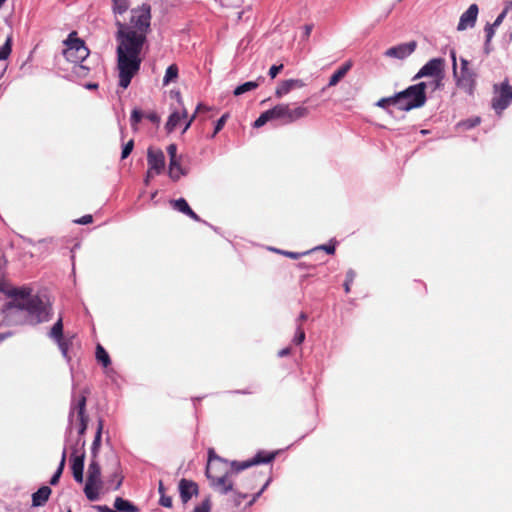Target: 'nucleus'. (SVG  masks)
Listing matches in <instances>:
<instances>
[{
    "label": "nucleus",
    "instance_id": "obj_1",
    "mask_svg": "<svg viewBox=\"0 0 512 512\" xmlns=\"http://www.w3.org/2000/svg\"><path fill=\"white\" fill-rule=\"evenodd\" d=\"M129 7V0H112V11L117 27L115 39L119 86L123 89L130 85L132 78L140 70L141 52L151 25V6L146 3L130 10L129 22L120 20L118 16L127 12Z\"/></svg>",
    "mask_w": 512,
    "mask_h": 512
},
{
    "label": "nucleus",
    "instance_id": "obj_2",
    "mask_svg": "<svg viewBox=\"0 0 512 512\" xmlns=\"http://www.w3.org/2000/svg\"><path fill=\"white\" fill-rule=\"evenodd\" d=\"M276 453L258 452L252 459L246 461H231L226 459L218 460L207 464L206 476L210 486L222 495L233 491L232 477L253 465L270 463L274 460Z\"/></svg>",
    "mask_w": 512,
    "mask_h": 512
},
{
    "label": "nucleus",
    "instance_id": "obj_3",
    "mask_svg": "<svg viewBox=\"0 0 512 512\" xmlns=\"http://www.w3.org/2000/svg\"><path fill=\"white\" fill-rule=\"evenodd\" d=\"M14 300L7 305L6 314L20 322L37 325L50 319L51 307L39 295H31V289L21 288L15 291Z\"/></svg>",
    "mask_w": 512,
    "mask_h": 512
},
{
    "label": "nucleus",
    "instance_id": "obj_4",
    "mask_svg": "<svg viewBox=\"0 0 512 512\" xmlns=\"http://www.w3.org/2000/svg\"><path fill=\"white\" fill-rule=\"evenodd\" d=\"M426 89L427 84L423 81L395 93L399 110L410 111L423 107L427 101Z\"/></svg>",
    "mask_w": 512,
    "mask_h": 512
},
{
    "label": "nucleus",
    "instance_id": "obj_5",
    "mask_svg": "<svg viewBox=\"0 0 512 512\" xmlns=\"http://www.w3.org/2000/svg\"><path fill=\"white\" fill-rule=\"evenodd\" d=\"M88 393L89 391L85 389L78 398H76L74 394L72 395V401L68 415L69 425L67 430L71 431L74 416L75 414H77V418L79 421L78 434L80 436V438L77 441V445H80L82 450H84L85 440L81 439V436L85 434L88 424V416L85 414Z\"/></svg>",
    "mask_w": 512,
    "mask_h": 512
},
{
    "label": "nucleus",
    "instance_id": "obj_6",
    "mask_svg": "<svg viewBox=\"0 0 512 512\" xmlns=\"http://www.w3.org/2000/svg\"><path fill=\"white\" fill-rule=\"evenodd\" d=\"M102 487L101 467L97 459H91L88 466L87 480L84 486V493L88 500L99 499V490Z\"/></svg>",
    "mask_w": 512,
    "mask_h": 512
},
{
    "label": "nucleus",
    "instance_id": "obj_7",
    "mask_svg": "<svg viewBox=\"0 0 512 512\" xmlns=\"http://www.w3.org/2000/svg\"><path fill=\"white\" fill-rule=\"evenodd\" d=\"M70 34L65 41L66 48L63 53L65 58L71 63H82L89 56V49L85 46L83 40L79 38H72Z\"/></svg>",
    "mask_w": 512,
    "mask_h": 512
},
{
    "label": "nucleus",
    "instance_id": "obj_8",
    "mask_svg": "<svg viewBox=\"0 0 512 512\" xmlns=\"http://www.w3.org/2000/svg\"><path fill=\"white\" fill-rule=\"evenodd\" d=\"M273 113L275 120H282L284 123H292L297 121L298 119L304 118L308 115V108L303 106H298L295 108H290L288 104H278L274 106Z\"/></svg>",
    "mask_w": 512,
    "mask_h": 512
},
{
    "label": "nucleus",
    "instance_id": "obj_9",
    "mask_svg": "<svg viewBox=\"0 0 512 512\" xmlns=\"http://www.w3.org/2000/svg\"><path fill=\"white\" fill-rule=\"evenodd\" d=\"M495 96L492 99V107L498 112H502L512 102V86L508 81H504L500 85H494Z\"/></svg>",
    "mask_w": 512,
    "mask_h": 512
},
{
    "label": "nucleus",
    "instance_id": "obj_10",
    "mask_svg": "<svg viewBox=\"0 0 512 512\" xmlns=\"http://www.w3.org/2000/svg\"><path fill=\"white\" fill-rule=\"evenodd\" d=\"M445 61L442 58L430 59L413 77V80H417L424 77H437L444 75Z\"/></svg>",
    "mask_w": 512,
    "mask_h": 512
},
{
    "label": "nucleus",
    "instance_id": "obj_11",
    "mask_svg": "<svg viewBox=\"0 0 512 512\" xmlns=\"http://www.w3.org/2000/svg\"><path fill=\"white\" fill-rule=\"evenodd\" d=\"M456 85L460 89L472 95L476 85V73L472 70H465L457 72V76H454Z\"/></svg>",
    "mask_w": 512,
    "mask_h": 512
},
{
    "label": "nucleus",
    "instance_id": "obj_12",
    "mask_svg": "<svg viewBox=\"0 0 512 512\" xmlns=\"http://www.w3.org/2000/svg\"><path fill=\"white\" fill-rule=\"evenodd\" d=\"M417 42L416 41H410L407 43H401L399 45L390 47L387 49L384 53L386 57L389 58H396L403 60L410 56L416 49Z\"/></svg>",
    "mask_w": 512,
    "mask_h": 512
},
{
    "label": "nucleus",
    "instance_id": "obj_13",
    "mask_svg": "<svg viewBox=\"0 0 512 512\" xmlns=\"http://www.w3.org/2000/svg\"><path fill=\"white\" fill-rule=\"evenodd\" d=\"M84 461H85V451L82 450L80 454H77V449H73V453L71 455V470L74 480L77 483H83L84 476Z\"/></svg>",
    "mask_w": 512,
    "mask_h": 512
},
{
    "label": "nucleus",
    "instance_id": "obj_14",
    "mask_svg": "<svg viewBox=\"0 0 512 512\" xmlns=\"http://www.w3.org/2000/svg\"><path fill=\"white\" fill-rule=\"evenodd\" d=\"M147 162L150 170L155 171L156 174L162 173L165 168V156L163 151L149 148L147 151Z\"/></svg>",
    "mask_w": 512,
    "mask_h": 512
},
{
    "label": "nucleus",
    "instance_id": "obj_15",
    "mask_svg": "<svg viewBox=\"0 0 512 512\" xmlns=\"http://www.w3.org/2000/svg\"><path fill=\"white\" fill-rule=\"evenodd\" d=\"M478 12L479 8L477 4H471L468 9L460 16L457 30L464 31L467 28H473L477 20Z\"/></svg>",
    "mask_w": 512,
    "mask_h": 512
},
{
    "label": "nucleus",
    "instance_id": "obj_16",
    "mask_svg": "<svg viewBox=\"0 0 512 512\" xmlns=\"http://www.w3.org/2000/svg\"><path fill=\"white\" fill-rule=\"evenodd\" d=\"M198 491V485L194 481L185 478L179 481L180 498L184 504L188 503L193 495H197Z\"/></svg>",
    "mask_w": 512,
    "mask_h": 512
},
{
    "label": "nucleus",
    "instance_id": "obj_17",
    "mask_svg": "<svg viewBox=\"0 0 512 512\" xmlns=\"http://www.w3.org/2000/svg\"><path fill=\"white\" fill-rule=\"evenodd\" d=\"M305 83L301 79H288L281 81L275 91V96L277 98H282L284 95H287L290 91L294 89H299L304 87Z\"/></svg>",
    "mask_w": 512,
    "mask_h": 512
},
{
    "label": "nucleus",
    "instance_id": "obj_18",
    "mask_svg": "<svg viewBox=\"0 0 512 512\" xmlns=\"http://www.w3.org/2000/svg\"><path fill=\"white\" fill-rule=\"evenodd\" d=\"M170 205L173 207V209L183 213L184 215L190 217L191 219L197 222L202 221V219L190 208L189 204L184 198L171 200Z\"/></svg>",
    "mask_w": 512,
    "mask_h": 512
},
{
    "label": "nucleus",
    "instance_id": "obj_19",
    "mask_svg": "<svg viewBox=\"0 0 512 512\" xmlns=\"http://www.w3.org/2000/svg\"><path fill=\"white\" fill-rule=\"evenodd\" d=\"M51 488L44 485L40 487L36 492L32 494V505L34 507H40L45 505L51 495Z\"/></svg>",
    "mask_w": 512,
    "mask_h": 512
},
{
    "label": "nucleus",
    "instance_id": "obj_20",
    "mask_svg": "<svg viewBox=\"0 0 512 512\" xmlns=\"http://www.w3.org/2000/svg\"><path fill=\"white\" fill-rule=\"evenodd\" d=\"M188 171L181 166L180 160H170L169 163V177L173 181H178L181 176L187 175Z\"/></svg>",
    "mask_w": 512,
    "mask_h": 512
},
{
    "label": "nucleus",
    "instance_id": "obj_21",
    "mask_svg": "<svg viewBox=\"0 0 512 512\" xmlns=\"http://www.w3.org/2000/svg\"><path fill=\"white\" fill-rule=\"evenodd\" d=\"M352 67V62L347 61L341 67H339L330 77L328 86L332 87L337 85L342 78L348 73Z\"/></svg>",
    "mask_w": 512,
    "mask_h": 512
},
{
    "label": "nucleus",
    "instance_id": "obj_22",
    "mask_svg": "<svg viewBox=\"0 0 512 512\" xmlns=\"http://www.w3.org/2000/svg\"><path fill=\"white\" fill-rule=\"evenodd\" d=\"M264 81V78L263 77H258V79L256 81H248V82H245L239 86H237L234 91H233V94L235 96H240L248 91H252L256 88L259 87L260 83Z\"/></svg>",
    "mask_w": 512,
    "mask_h": 512
},
{
    "label": "nucleus",
    "instance_id": "obj_23",
    "mask_svg": "<svg viewBox=\"0 0 512 512\" xmlns=\"http://www.w3.org/2000/svg\"><path fill=\"white\" fill-rule=\"evenodd\" d=\"M102 430H103V420H98V427L97 431L91 446V459H97V455L101 446V437H102Z\"/></svg>",
    "mask_w": 512,
    "mask_h": 512
},
{
    "label": "nucleus",
    "instance_id": "obj_24",
    "mask_svg": "<svg viewBox=\"0 0 512 512\" xmlns=\"http://www.w3.org/2000/svg\"><path fill=\"white\" fill-rule=\"evenodd\" d=\"M114 507L116 512H138L139 509L132 502L123 499L121 497H117L114 501Z\"/></svg>",
    "mask_w": 512,
    "mask_h": 512
},
{
    "label": "nucleus",
    "instance_id": "obj_25",
    "mask_svg": "<svg viewBox=\"0 0 512 512\" xmlns=\"http://www.w3.org/2000/svg\"><path fill=\"white\" fill-rule=\"evenodd\" d=\"M187 117V112L186 110H183L182 113H179V112H173L169 118H168V121L166 123V129L168 132H172L173 130H175V128L177 127V125L179 124V122L181 121L182 118H186Z\"/></svg>",
    "mask_w": 512,
    "mask_h": 512
},
{
    "label": "nucleus",
    "instance_id": "obj_26",
    "mask_svg": "<svg viewBox=\"0 0 512 512\" xmlns=\"http://www.w3.org/2000/svg\"><path fill=\"white\" fill-rule=\"evenodd\" d=\"M50 338H52L55 342L64 339L63 338V321L60 317L57 322L52 326L49 332Z\"/></svg>",
    "mask_w": 512,
    "mask_h": 512
},
{
    "label": "nucleus",
    "instance_id": "obj_27",
    "mask_svg": "<svg viewBox=\"0 0 512 512\" xmlns=\"http://www.w3.org/2000/svg\"><path fill=\"white\" fill-rule=\"evenodd\" d=\"M375 105L379 108L386 110L387 112H390L389 106H391V105H394L399 109V103L397 101L396 94H394L390 97L381 98L380 100H378L376 102Z\"/></svg>",
    "mask_w": 512,
    "mask_h": 512
},
{
    "label": "nucleus",
    "instance_id": "obj_28",
    "mask_svg": "<svg viewBox=\"0 0 512 512\" xmlns=\"http://www.w3.org/2000/svg\"><path fill=\"white\" fill-rule=\"evenodd\" d=\"M65 461H66V449L63 450L61 461L58 465V468L56 469L55 473L53 474V476L51 477V479L49 481V483L51 485L58 484L60 477L63 473L64 467H65Z\"/></svg>",
    "mask_w": 512,
    "mask_h": 512
},
{
    "label": "nucleus",
    "instance_id": "obj_29",
    "mask_svg": "<svg viewBox=\"0 0 512 512\" xmlns=\"http://www.w3.org/2000/svg\"><path fill=\"white\" fill-rule=\"evenodd\" d=\"M275 120L273 109L266 110L265 112L261 113L260 116L255 120L254 127L259 128L264 126L267 122Z\"/></svg>",
    "mask_w": 512,
    "mask_h": 512
},
{
    "label": "nucleus",
    "instance_id": "obj_30",
    "mask_svg": "<svg viewBox=\"0 0 512 512\" xmlns=\"http://www.w3.org/2000/svg\"><path fill=\"white\" fill-rule=\"evenodd\" d=\"M96 359L104 367H108L111 364V359L109 357V354L100 344H98L96 347Z\"/></svg>",
    "mask_w": 512,
    "mask_h": 512
},
{
    "label": "nucleus",
    "instance_id": "obj_31",
    "mask_svg": "<svg viewBox=\"0 0 512 512\" xmlns=\"http://www.w3.org/2000/svg\"><path fill=\"white\" fill-rule=\"evenodd\" d=\"M178 77V67L176 64H172L168 66L166 69L164 78H163V85H168L170 82H173Z\"/></svg>",
    "mask_w": 512,
    "mask_h": 512
},
{
    "label": "nucleus",
    "instance_id": "obj_32",
    "mask_svg": "<svg viewBox=\"0 0 512 512\" xmlns=\"http://www.w3.org/2000/svg\"><path fill=\"white\" fill-rule=\"evenodd\" d=\"M497 27L493 26L492 24H486L484 31H485V44H484V50L488 54L490 52V42L495 34V29Z\"/></svg>",
    "mask_w": 512,
    "mask_h": 512
},
{
    "label": "nucleus",
    "instance_id": "obj_33",
    "mask_svg": "<svg viewBox=\"0 0 512 512\" xmlns=\"http://www.w3.org/2000/svg\"><path fill=\"white\" fill-rule=\"evenodd\" d=\"M11 50H12V36L9 35L6 38L5 43L0 48V60H6L9 57Z\"/></svg>",
    "mask_w": 512,
    "mask_h": 512
},
{
    "label": "nucleus",
    "instance_id": "obj_34",
    "mask_svg": "<svg viewBox=\"0 0 512 512\" xmlns=\"http://www.w3.org/2000/svg\"><path fill=\"white\" fill-rule=\"evenodd\" d=\"M443 79L444 75L432 77L431 80L425 82L427 84V89L429 88L431 92H434L443 87Z\"/></svg>",
    "mask_w": 512,
    "mask_h": 512
},
{
    "label": "nucleus",
    "instance_id": "obj_35",
    "mask_svg": "<svg viewBox=\"0 0 512 512\" xmlns=\"http://www.w3.org/2000/svg\"><path fill=\"white\" fill-rule=\"evenodd\" d=\"M142 118H144V113L140 109L135 108L132 110L130 122L134 131L138 130L137 125L142 120Z\"/></svg>",
    "mask_w": 512,
    "mask_h": 512
},
{
    "label": "nucleus",
    "instance_id": "obj_36",
    "mask_svg": "<svg viewBox=\"0 0 512 512\" xmlns=\"http://www.w3.org/2000/svg\"><path fill=\"white\" fill-rule=\"evenodd\" d=\"M123 477L120 475V473L116 470L111 475L110 479L108 480V483L111 485V488L113 490H118L120 486L122 485Z\"/></svg>",
    "mask_w": 512,
    "mask_h": 512
},
{
    "label": "nucleus",
    "instance_id": "obj_37",
    "mask_svg": "<svg viewBox=\"0 0 512 512\" xmlns=\"http://www.w3.org/2000/svg\"><path fill=\"white\" fill-rule=\"evenodd\" d=\"M56 343L62 353V356L69 362L71 360V357L69 356V353H68L70 341L66 340V339H62V340L56 341Z\"/></svg>",
    "mask_w": 512,
    "mask_h": 512
},
{
    "label": "nucleus",
    "instance_id": "obj_38",
    "mask_svg": "<svg viewBox=\"0 0 512 512\" xmlns=\"http://www.w3.org/2000/svg\"><path fill=\"white\" fill-rule=\"evenodd\" d=\"M304 340H305V332L299 324L296 326V333H295V336H294L292 342L295 345H300L303 343Z\"/></svg>",
    "mask_w": 512,
    "mask_h": 512
},
{
    "label": "nucleus",
    "instance_id": "obj_39",
    "mask_svg": "<svg viewBox=\"0 0 512 512\" xmlns=\"http://www.w3.org/2000/svg\"><path fill=\"white\" fill-rule=\"evenodd\" d=\"M211 510V501L209 497L204 499L201 504L197 505L192 512H210Z\"/></svg>",
    "mask_w": 512,
    "mask_h": 512
},
{
    "label": "nucleus",
    "instance_id": "obj_40",
    "mask_svg": "<svg viewBox=\"0 0 512 512\" xmlns=\"http://www.w3.org/2000/svg\"><path fill=\"white\" fill-rule=\"evenodd\" d=\"M356 277V273L354 270L349 269L346 273V280L344 282V289L346 293L350 292V285L353 283Z\"/></svg>",
    "mask_w": 512,
    "mask_h": 512
},
{
    "label": "nucleus",
    "instance_id": "obj_41",
    "mask_svg": "<svg viewBox=\"0 0 512 512\" xmlns=\"http://www.w3.org/2000/svg\"><path fill=\"white\" fill-rule=\"evenodd\" d=\"M228 117H229V115H228V114H224V115H222V116L217 120V122H216V124H215V127H214V132H213V134H212V137H215V135H216L217 133H219V132L222 130V128L224 127V125H225V123H226V121H227Z\"/></svg>",
    "mask_w": 512,
    "mask_h": 512
},
{
    "label": "nucleus",
    "instance_id": "obj_42",
    "mask_svg": "<svg viewBox=\"0 0 512 512\" xmlns=\"http://www.w3.org/2000/svg\"><path fill=\"white\" fill-rule=\"evenodd\" d=\"M73 72L80 77H85L89 73V68L87 66L82 65L81 63H78L75 65Z\"/></svg>",
    "mask_w": 512,
    "mask_h": 512
},
{
    "label": "nucleus",
    "instance_id": "obj_43",
    "mask_svg": "<svg viewBox=\"0 0 512 512\" xmlns=\"http://www.w3.org/2000/svg\"><path fill=\"white\" fill-rule=\"evenodd\" d=\"M133 147H134V141L133 140L128 141L122 148L121 158L122 159L127 158L130 155V153L132 152Z\"/></svg>",
    "mask_w": 512,
    "mask_h": 512
},
{
    "label": "nucleus",
    "instance_id": "obj_44",
    "mask_svg": "<svg viewBox=\"0 0 512 512\" xmlns=\"http://www.w3.org/2000/svg\"><path fill=\"white\" fill-rule=\"evenodd\" d=\"M511 5H512V3L507 5L505 7V9L497 16V18L495 19L494 23H492L493 26L498 27V26L501 25V23L503 22L504 18L506 17V14H507L508 10L511 7Z\"/></svg>",
    "mask_w": 512,
    "mask_h": 512
},
{
    "label": "nucleus",
    "instance_id": "obj_45",
    "mask_svg": "<svg viewBox=\"0 0 512 512\" xmlns=\"http://www.w3.org/2000/svg\"><path fill=\"white\" fill-rule=\"evenodd\" d=\"M283 68V64L273 65L270 67L268 74L272 79H274L283 70Z\"/></svg>",
    "mask_w": 512,
    "mask_h": 512
},
{
    "label": "nucleus",
    "instance_id": "obj_46",
    "mask_svg": "<svg viewBox=\"0 0 512 512\" xmlns=\"http://www.w3.org/2000/svg\"><path fill=\"white\" fill-rule=\"evenodd\" d=\"M159 504L166 508L172 507V498L166 494L160 495Z\"/></svg>",
    "mask_w": 512,
    "mask_h": 512
},
{
    "label": "nucleus",
    "instance_id": "obj_47",
    "mask_svg": "<svg viewBox=\"0 0 512 512\" xmlns=\"http://www.w3.org/2000/svg\"><path fill=\"white\" fill-rule=\"evenodd\" d=\"M274 251L278 252V253H281L291 259H298L300 258L302 255H304L305 253H298V252H291V251H283V250H277L275 249Z\"/></svg>",
    "mask_w": 512,
    "mask_h": 512
},
{
    "label": "nucleus",
    "instance_id": "obj_48",
    "mask_svg": "<svg viewBox=\"0 0 512 512\" xmlns=\"http://www.w3.org/2000/svg\"><path fill=\"white\" fill-rule=\"evenodd\" d=\"M223 459L222 457L218 456L213 448H210L208 450V462L207 464L214 463L218 460Z\"/></svg>",
    "mask_w": 512,
    "mask_h": 512
},
{
    "label": "nucleus",
    "instance_id": "obj_49",
    "mask_svg": "<svg viewBox=\"0 0 512 512\" xmlns=\"http://www.w3.org/2000/svg\"><path fill=\"white\" fill-rule=\"evenodd\" d=\"M167 153H168V155L170 157V160L178 159L176 144H170L167 147Z\"/></svg>",
    "mask_w": 512,
    "mask_h": 512
},
{
    "label": "nucleus",
    "instance_id": "obj_50",
    "mask_svg": "<svg viewBox=\"0 0 512 512\" xmlns=\"http://www.w3.org/2000/svg\"><path fill=\"white\" fill-rule=\"evenodd\" d=\"M450 57H451V60H452L453 76H457V59H456V52H455L454 49H452L450 51Z\"/></svg>",
    "mask_w": 512,
    "mask_h": 512
},
{
    "label": "nucleus",
    "instance_id": "obj_51",
    "mask_svg": "<svg viewBox=\"0 0 512 512\" xmlns=\"http://www.w3.org/2000/svg\"><path fill=\"white\" fill-rule=\"evenodd\" d=\"M93 221L92 215H84L83 217L75 220V223L85 225Z\"/></svg>",
    "mask_w": 512,
    "mask_h": 512
},
{
    "label": "nucleus",
    "instance_id": "obj_52",
    "mask_svg": "<svg viewBox=\"0 0 512 512\" xmlns=\"http://www.w3.org/2000/svg\"><path fill=\"white\" fill-rule=\"evenodd\" d=\"M144 117L152 123H159V121H160L159 116L155 112H150L148 114H144Z\"/></svg>",
    "mask_w": 512,
    "mask_h": 512
},
{
    "label": "nucleus",
    "instance_id": "obj_53",
    "mask_svg": "<svg viewBox=\"0 0 512 512\" xmlns=\"http://www.w3.org/2000/svg\"><path fill=\"white\" fill-rule=\"evenodd\" d=\"M315 250H324L327 254H334L335 245H321L317 247Z\"/></svg>",
    "mask_w": 512,
    "mask_h": 512
},
{
    "label": "nucleus",
    "instance_id": "obj_54",
    "mask_svg": "<svg viewBox=\"0 0 512 512\" xmlns=\"http://www.w3.org/2000/svg\"><path fill=\"white\" fill-rule=\"evenodd\" d=\"M232 492L236 496V498H235L236 505H239L241 503V500L247 498V494L238 492L234 488H233Z\"/></svg>",
    "mask_w": 512,
    "mask_h": 512
},
{
    "label": "nucleus",
    "instance_id": "obj_55",
    "mask_svg": "<svg viewBox=\"0 0 512 512\" xmlns=\"http://www.w3.org/2000/svg\"><path fill=\"white\" fill-rule=\"evenodd\" d=\"M269 481H270V480H268V481L263 485V487L261 488V490H260L258 493H256V494L254 495L253 499L249 502V504H250V505H252V504L256 501V499H257V498L262 494V492L266 489V487H267V486H268V484H269Z\"/></svg>",
    "mask_w": 512,
    "mask_h": 512
},
{
    "label": "nucleus",
    "instance_id": "obj_56",
    "mask_svg": "<svg viewBox=\"0 0 512 512\" xmlns=\"http://www.w3.org/2000/svg\"><path fill=\"white\" fill-rule=\"evenodd\" d=\"M307 318H308L307 314H306L305 312H301V313L299 314L298 318L296 319V324H297V325H299V324L301 325V323H302L303 321H306V320H307Z\"/></svg>",
    "mask_w": 512,
    "mask_h": 512
},
{
    "label": "nucleus",
    "instance_id": "obj_57",
    "mask_svg": "<svg viewBox=\"0 0 512 512\" xmlns=\"http://www.w3.org/2000/svg\"><path fill=\"white\" fill-rule=\"evenodd\" d=\"M290 352H291V349L289 347H286L278 352V356L282 358V357L288 356L290 354Z\"/></svg>",
    "mask_w": 512,
    "mask_h": 512
},
{
    "label": "nucleus",
    "instance_id": "obj_58",
    "mask_svg": "<svg viewBox=\"0 0 512 512\" xmlns=\"http://www.w3.org/2000/svg\"><path fill=\"white\" fill-rule=\"evenodd\" d=\"M312 28H313V26L309 25V24L304 26V37L305 38H308L310 36Z\"/></svg>",
    "mask_w": 512,
    "mask_h": 512
},
{
    "label": "nucleus",
    "instance_id": "obj_59",
    "mask_svg": "<svg viewBox=\"0 0 512 512\" xmlns=\"http://www.w3.org/2000/svg\"><path fill=\"white\" fill-rule=\"evenodd\" d=\"M468 65H469V62L466 59L461 58V69H460V71L469 70L470 68L468 67Z\"/></svg>",
    "mask_w": 512,
    "mask_h": 512
},
{
    "label": "nucleus",
    "instance_id": "obj_60",
    "mask_svg": "<svg viewBox=\"0 0 512 512\" xmlns=\"http://www.w3.org/2000/svg\"><path fill=\"white\" fill-rule=\"evenodd\" d=\"M158 492L160 495L165 494V488L162 480H160L158 483Z\"/></svg>",
    "mask_w": 512,
    "mask_h": 512
},
{
    "label": "nucleus",
    "instance_id": "obj_61",
    "mask_svg": "<svg viewBox=\"0 0 512 512\" xmlns=\"http://www.w3.org/2000/svg\"><path fill=\"white\" fill-rule=\"evenodd\" d=\"M11 336V333L10 332H7V333H0V342L4 341L5 339H7L8 337Z\"/></svg>",
    "mask_w": 512,
    "mask_h": 512
},
{
    "label": "nucleus",
    "instance_id": "obj_62",
    "mask_svg": "<svg viewBox=\"0 0 512 512\" xmlns=\"http://www.w3.org/2000/svg\"><path fill=\"white\" fill-rule=\"evenodd\" d=\"M479 123H480V119L479 118H475L474 120L470 121L469 127H474V126H476Z\"/></svg>",
    "mask_w": 512,
    "mask_h": 512
},
{
    "label": "nucleus",
    "instance_id": "obj_63",
    "mask_svg": "<svg viewBox=\"0 0 512 512\" xmlns=\"http://www.w3.org/2000/svg\"><path fill=\"white\" fill-rule=\"evenodd\" d=\"M195 118V114L192 116V118L186 123L184 129H183V132H185L191 125L193 119Z\"/></svg>",
    "mask_w": 512,
    "mask_h": 512
},
{
    "label": "nucleus",
    "instance_id": "obj_64",
    "mask_svg": "<svg viewBox=\"0 0 512 512\" xmlns=\"http://www.w3.org/2000/svg\"><path fill=\"white\" fill-rule=\"evenodd\" d=\"M86 87L88 89H95V88L98 87V85L96 83H89V84L86 85Z\"/></svg>",
    "mask_w": 512,
    "mask_h": 512
}]
</instances>
